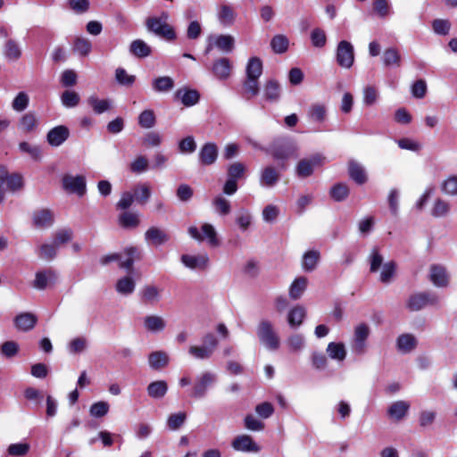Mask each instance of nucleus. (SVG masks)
Listing matches in <instances>:
<instances>
[{
	"label": "nucleus",
	"mask_w": 457,
	"mask_h": 457,
	"mask_svg": "<svg viewBox=\"0 0 457 457\" xmlns=\"http://www.w3.org/2000/svg\"><path fill=\"white\" fill-rule=\"evenodd\" d=\"M256 335L260 343L270 351H277L280 345V339L276 333L270 320L262 319L256 327Z\"/></svg>",
	"instance_id": "f257e3e1"
},
{
	"label": "nucleus",
	"mask_w": 457,
	"mask_h": 457,
	"mask_svg": "<svg viewBox=\"0 0 457 457\" xmlns=\"http://www.w3.org/2000/svg\"><path fill=\"white\" fill-rule=\"evenodd\" d=\"M169 14L162 12L160 16L149 17L145 21L146 28L155 35L168 40L176 38V33L171 26L168 24Z\"/></svg>",
	"instance_id": "f03ea898"
},
{
	"label": "nucleus",
	"mask_w": 457,
	"mask_h": 457,
	"mask_svg": "<svg viewBox=\"0 0 457 457\" xmlns=\"http://www.w3.org/2000/svg\"><path fill=\"white\" fill-rule=\"evenodd\" d=\"M219 345L217 337L212 333H207L203 337L202 345H191L188 353L197 360L210 359Z\"/></svg>",
	"instance_id": "7ed1b4c3"
},
{
	"label": "nucleus",
	"mask_w": 457,
	"mask_h": 457,
	"mask_svg": "<svg viewBox=\"0 0 457 457\" xmlns=\"http://www.w3.org/2000/svg\"><path fill=\"white\" fill-rule=\"evenodd\" d=\"M270 154L277 161L286 162L290 158L298 157V146L292 139L278 140L272 145Z\"/></svg>",
	"instance_id": "20e7f679"
},
{
	"label": "nucleus",
	"mask_w": 457,
	"mask_h": 457,
	"mask_svg": "<svg viewBox=\"0 0 457 457\" xmlns=\"http://www.w3.org/2000/svg\"><path fill=\"white\" fill-rule=\"evenodd\" d=\"M189 236L198 242L207 241L208 245L212 247L220 245V240L217 236L216 229L209 223H204L201 227V231L195 226L188 228Z\"/></svg>",
	"instance_id": "39448f33"
},
{
	"label": "nucleus",
	"mask_w": 457,
	"mask_h": 457,
	"mask_svg": "<svg viewBox=\"0 0 457 457\" xmlns=\"http://www.w3.org/2000/svg\"><path fill=\"white\" fill-rule=\"evenodd\" d=\"M124 254L126 256L124 260H121V255L120 253H112L103 256L100 260V262L103 265H106L111 262L119 261V266L120 268L130 270L135 260L140 259V252L137 247L134 246L127 247L124 250Z\"/></svg>",
	"instance_id": "423d86ee"
},
{
	"label": "nucleus",
	"mask_w": 457,
	"mask_h": 457,
	"mask_svg": "<svg viewBox=\"0 0 457 457\" xmlns=\"http://www.w3.org/2000/svg\"><path fill=\"white\" fill-rule=\"evenodd\" d=\"M216 380L217 376L212 372L205 371L199 374L195 378L190 395L196 399L204 397L208 389L216 382Z\"/></svg>",
	"instance_id": "0eeeda50"
},
{
	"label": "nucleus",
	"mask_w": 457,
	"mask_h": 457,
	"mask_svg": "<svg viewBox=\"0 0 457 457\" xmlns=\"http://www.w3.org/2000/svg\"><path fill=\"white\" fill-rule=\"evenodd\" d=\"M324 160L325 158L319 154L300 160L295 167L296 175L302 179L312 176L316 168L323 165Z\"/></svg>",
	"instance_id": "6e6552de"
},
{
	"label": "nucleus",
	"mask_w": 457,
	"mask_h": 457,
	"mask_svg": "<svg viewBox=\"0 0 457 457\" xmlns=\"http://www.w3.org/2000/svg\"><path fill=\"white\" fill-rule=\"evenodd\" d=\"M336 59L340 67L350 69L354 62L353 46L349 41H340L337 47Z\"/></svg>",
	"instance_id": "1a4fd4ad"
},
{
	"label": "nucleus",
	"mask_w": 457,
	"mask_h": 457,
	"mask_svg": "<svg viewBox=\"0 0 457 457\" xmlns=\"http://www.w3.org/2000/svg\"><path fill=\"white\" fill-rule=\"evenodd\" d=\"M370 329L367 324L361 323L354 328L352 351L358 355H361L366 352L367 339L370 336Z\"/></svg>",
	"instance_id": "9d476101"
},
{
	"label": "nucleus",
	"mask_w": 457,
	"mask_h": 457,
	"mask_svg": "<svg viewBox=\"0 0 457 457\" xmlns=\"http://www.w3.org/2000/svg\"><path fill=\"white\" fill-rule=\"evenodd\" d=\"M438 303L439 298L435 294L420 293L409 298L407 306L411 311L417 312L427 305H436Z\"/></svg>",
	"instance_id": "9b49d317"
},
{
	"label": "nucleus",
	"mask_w": 457,
	"mask_h": 457,
	"mask_svg": "<svg viewBox=\"0 0 457 457\" xmlns=\"http://www.w3.org/2000/svg\"><path fill=\"white\" fill-rule=\"evenodd\" d=\"M213 46L223 53H230L235 46V38L231 35L210 36L208 37V46L205 53L208 54Z\"/></svg>",
	"instance_id": "f8f14e48"
},
{
	"label": "nucleus",
	"mask_w": 457,
	"mask_h": 457,
	"mask_svg": "<svg viewBox=\"0 0 457 457\" xmlns=\"http://www.w3.org/2000/svg\"><path fill=\"white\" fill-rule=\"evenodd\" d=\"M62 187L70 193H75L79 196H83L86 194V179L79 175H65L62 178Z\"/></svg>",
	"instance_id": "ddd939ff"
},
{
	"label": "nucleus",
	"mask_w": 457,
	"mask_h": 457,
	"mask_svg": "<svg viewBox=\"0 0 457 457\" xmlns=\"http://www.w3.org/2000/svg\"><path fill=\"white\" fill-rule=\"evenodd\" d=\"M231 445L234 450L239 452L258 453L261 450V447L248 435L237 436Z\"/></svg>",
	"instance_id": "4468645a"
},
{
	"label": "nucleus",
	"mask_w": 457,
	"mask_h": 457,
	"mask_svg": "<svg viewBox=\"0 0 457 457\" xmlns=\"http://www.w3.org/2000/svg\"><path fill=\"white\" fill-rule=\"evenodd\" d=\"M218 146L215 143H205L199 151L200 163L205 166L213 164L218 158Z\"/></svg>",
	"instance_id": "2eb2a0df"
},
{
	"label": "nucleus",
	"mask_w": 457,
	"mask_h": 457,
	"mask_svg": "<svg viewBox=\"0 0 457 457\" xmlns=\"http://www.w3.org/2000/svg\"><path fill=\"white\" fill-rule=\"evenodd\" d=\"M145 240L151 245L159 246L168 242L170 240V236L164 229L157 227H151L145 233Z\"/></svg>",
	"instance_id": "dca6fc26"
},
{
	"label": "nucleus",
	"mask_w": 457,
	"mask_h": 457,
	"mask_svg": "<svg viewBox=\"0 0 457 457\" xmlns=\"http://www.w3.org/2000/svg\"><path fill=\"white\" fill-rule=\"evenodd\" d=\"M70 131L68 128L63 125H60L49 130L46 139L50 145L56 147L64 143L68 139Z\"/></svg>",
	"instance_id": "f3484780"
},
{
	"label": "nucleus",
	"mask_w": 457,
	"mask_h": 457,
	"mask_svg": "<svg viewBox=\"0 0 457 457\" xmlns=\"http://www.w3.org/2000/svg\"><path fill=\"white\" fill-rule=\"evenodd\" d=\"M181 262L189 269L202 270L208 266L209 258L205 253L198 255L184 254L181 256Z\"/></svg>",
	"instance_id": "a211bd4d"
},
{
	"label": "nucleus",
	"mask_w": 457,
	"mask_h": 457,
	"mask_svg": "<svg viewBox=\"0 0 457 457\" xmlns=\"http://www.w3.org/2000/svg\"><path fill=\"white\" fill-rule=\"evenodd\" d=\"M280 179L279 171L273 166H267L261 171L260 184L262 187H272Z\"/></svg>",
	"instance_id": "6ab92c4d"
},
{
	"label": "nucleus",
	"mask_w": 457,
	"mask_h": 457,
	"mask_svg": "<svg viewBox=\"0 0 457 457\" xmlns=\"http://www.w3.org/2000/svg\"><path fill=\"white\" fill-rule=\"evenodd\" d=\"M37 318L31 312H22L15 317V327L21 331L31 330L37 324Z\"/></svg>",
	"instance_id": "aec40b11"
},
{
	"label": "nucleus",
	"mask_w": 457,
	"mask_h": 457,
	"mask_svg": "<svg viewBox=\"0 0 457 457\" xmlns=\"http://www.w3.org/2000/svg\"><path fill=\"white\" fill-rule=\"evenodd\" d=\"M175 97L179 99L185 106H193L199 101L200 95L195 89L187 87L179 88L175 93Z\"/></svg>",
	"instance_id": "412c9836"
},
{
	"label": "nucleus",
	"mask_w": 457,
	"mask_h": 457,
	"mask_svg": "<svg viewBox=\"0 0 457 457\" xmlns=\"http://www.w3.org/2000/svg\"><path fill=\"white\" fill-rule=\"evenodd\" d=\"M231 68L229 60L222 57L213 62L212 72L219 79H227L230 76Z\"/></svg>",
	"instance_id": "4be33fe9"
},
{
	"label": "nucleus",
	"mask_w": 457,
	"mask_h": 457,
	"mask_svg": "<svg viewBox=\"0 0 457 457\" xmlns=\"http://www.w3.org/2000/svg\"><path fill=\"white\" fill-rule=\"evenodd\" d=\"M348 173L350 178L359 185H362L368 181V176L365 169L355 161L349 162Z\"/></svg>",
	"instance_id": "5701e85b"
},
{
	"label": "nucleus",
	"mask_w": 457,
	"mask_h": 457,
	"mask_svg": "<svg viewBox=\"0 0 457 457\" xmlns=\"http://www.w3.org/2000/svg\"><path fill=\"white\" fill-rule=\"evenodd\" d=\"M144 327L151 333H160L166 327L165 320L158 315H147L144 318Z\"/></svg>",
	"instance_id": "b1692460"
},
{
	"label": "nucleus",
	"mask_w": 457,
	"mask_h": 457,
	"mask_svg": "<svg viewBox=\"0 0 457 457\" xmlns=\"http://www.w3.org/2000/svg\"><path fill=\"white\" fill-rule=\"evenodd\" d=\"M141 301L145 304L154 305L161 299V289L155 286L148 285L141 290Z\"/></svg>",
	"instance_id": "393cba45"
},
{
	"label": "nucleus",
	"mask_w": 457,
	"mask_h": 457,
	"mask_svg": "<svg viewBox=\"0 0 457 457\" xmlns=\"http://www.w3.org/2000/svg\"><path fill=\"white\" fill-rule=\"evenodd\" d=\"M217 18L222 26L230 27L235 22L236 12L230 5L222 4L218 10Z\"/></svg>",
	"instance_id": "a878e982"
},
{
	"label": "nucleus",
	"mask_w": 457,
	"mask_h": 457,
	"mask_svg": "<svg viewBox=\"0 0 457 457\" xmlns=\"http://www.w3.org/2000/svg\"><path fill=\"white\" fill-rule=\"evenodd\" d=\"M410 409V404L405 401H396L388 408L387 413L395 420L403 419Z\"/></svg>",
	"instance_id": "bb28decb"
},
{
	"label": "nucleus",
	"mask_w": 457,
	"mask_h": 457,
	"mask_svg": "<svg viewBox=\"0 0 457 457\" xmlns=\"http://www.w3.org/2000/svg\"><path fill=\"white\" fill-rule=\"evenodd\" d=\"M326 351L329 358L337 362H343L345 360L346 349L343 343L330 342Z\"/></svg>",
	"instance_id": "cd10ccee"
},
{
	"label": "nucleus",
	"mask_w": 457,
	"mask_h": 457,
	"mask_svg": "<svg viewBox=\"0 0 457 457\" xmlns=\"http://www.w3.org/2000/svg\"><path fill=\"white\" fill-rule=\"evenodd\" d=\"M53 214L49 210H40L33 214V223L36 227L43 228L50 227L53 224Z\"/></svg>",
	"instance_id": "c85d7f7f"
},
{
	"label": "nucleus",
	"mask_w": 457,
	"mask_h": 457,
	"mask_svg": "<svg viewBox=\"0 0 457 457\" xmlns=\"http://www.w3.org/2000/svg\"><path fill=\"white\" fill-rule=\"evenodd\" d=\"M148 362L152 369L159 370L168 365L169 356L165 352L155 351L149 354Z\"/></svg>",
	"instance_id": "c756f323"
},
{
	"label": "nucleus",
	"mask_w": 457,
	"mask_h": 457,
	"mask_svg": "<svg viewBox=\"0 0 457 457\" xmlns=\"http://www.w3.org/2000/svg\"><path fill=\"white\" fill-rule=\"evenodd\" d=\"M174 80L169 76L155 78L153 82V89L157 93H168L174 87Z\"/></svg>",
	"instance_id": "7c9ffc66"
},
{
	"label": "nucleus",
	"mask_w": 457,
	"mask_h": 457,
	"mask_svg": "<svg viewBox=\"0 0 457 457\" xmlns=\"http://www.w3.org/2000/svg\"><path fill=\"white\" fill-rule=\"evenodd\" d=\"M4 55L10 61H17L21 56V49L13 39H7L4 46Z\"/></svg>",
	"instance_id": "2f4dec72"
},
{
	"label": "nucleus",
	"mask_w": 457,
	"mask_h": 457,
	"mask_svg": "<svg viewBox=\"0 0 457 457\" xmlns=\"http://www.w3.org/2000/svg\"><path fill=\"white\" fill-rule=\"evenodd\" d=\"M308 279L304 277L296 278L289 287V296L293 300L299 299L305 291Z\"/></svg>",
	"instance_id": "473e14b6"
},
{
	"label": "nucleus",
	"mask_w": 457,
	"mask_h": 457,
	"mask_svg": "<svg viewBox=\"0 0 457 457\" xmlns=\"http://www.w3.org/2000/svg\"><path fill=\"white\" fill-rule=\"evenodd\" d=\"M212 204L215 212L220 216H226L231 212L230 202L221 195L215 196L212 201Z\"/></svg>",
	"instance_id": "72a5a7b5"
},
{
	"label": "nucleus",
	"mask_w": 457,
	"mask_h": 457,
	"mask_svg": "<svg viewBox=\"0 0 457 457\" xmlns=\"http://www.w3.org/2000/svg\"><path fill=\"white\" fill-rule=\"evenodd\" d=\"M383 64L386 67L401 65V54L395 47H389L386 49L382 56Z\"/></svg>",
	"instance_id": "f704fd0d"
},
{
	"label": "nucleus",
	"mask_w": 457,
	"mask_h": 457,
	"mask_svg": "<svg viewBox=\"0 0 457 457\" xmlns=\"http://www.w3.org/2000/svg\"><path fill=\"white\" fill-rule=\"evenodd\" d=\"M168 391V385L164 380L152 382L147 386L148 395L152 398H162Z\"/></svg>",
	"instance_id": "c9c22d12"
},
{
	"label": "nucleus",
	"mask_w": 457,
	"mask_h": 457,
	"mask_svg": "<svg viewBox=\"0 0 457 457\" xmlns=\"http://www.w3.org/2000/svg\"><path fill=\"white\" fill-rule=\"evenodd\" d=\"M129 51L132 54L139 58H145L151 54V47L141 39L132 41Z\"/></svg>",
	"instance_id": "e433bc0d"
},
{
	"label": "nucleus",
	"mask_w": 457,
	"mask_h": 457,
	"mask_svg": "<svg viewBox=\"0 0 457 457\" xmlns=\"http://www.w3.org/2000/svg\"><path fill=\"white\" fill-rule=\"evenodd\" d=\"M416 344V338L411 334H403L397 338L398 350L403 353L411 352Z\"/></svg>",
	"instance_id": "4c0bfd02"
},
{
	"label": "nucleus",
	"mask_w": 457,
	"mask_h": 457,
	"mask_svg": "<svg viewBox=\"0 0 457 457\" xmlns=\"http://www.w3.org/2000/svg\"><path fill=\"white\" fill-rule=\"evenodd\" d=\"M119 224L124 228H135L139 223L140 220L137 213L125 212L119 216Z\"/></svg>",
	"instance_id": "58836bf2"
},
{
	"label": "nucleus",
	"mask_w": 457,
	"mask_h": 457,
	"mask_svg": "<svg viewBox=\"0 0 457 457\" xmlns=\"http://www.w3.org/2000/svg\"><path fill=\"white\" fill-rule=\"evenodd\" d=\"M430 280L436 287H445L448 282L445 270L440 266L431 267Z\"/></svg>",
	"instance_id": "ea45409f"
},
{
	"label": "nucleus",
	"mask_w": 457,
	"mask_h": 457,
	"mask_svg": "<svg viewBox=\"0 0 457 457\" xmlns=\"http://www.w3.org/2000/svg\"><path fill=\"white\" fill-rule=\"evenodd\" d=\"M135 200L140 204H145L151 196V187L147 183L137 184L134 187Z\"/></svg>",
	"instance_id": "a19ab883"
},
{
	"label": "nucleus",
	"mask_w": 457,
	"mask_h": 457,
	"mask_svg": "<svg viewBox=\"0 0 457 457\" xmlns=\"http://www.w3.org/2000/svg\"><path fill=\"white\" fill-rule=\"evenodd\" d=\"M88 104L92 107L93 111L96 114H101L108 111L112 104L108 99H99L96 96H91L87 98Z\"/></svg>",
	"instance_id": "79ce46f5"
},
{
	"label": "nucleus",
	"mask_w": 457,
	"mask_h": 457,
	"mask_svg": "<svg viewBox=\"0 0 457 457\" xmlns=\"http://www.w3.org/2000/svg\"><path fill=\"white\" fill-rule=\"evenodd\" d=\"M320 260V253L318 251H308L303 256L302 267L305 271L313 270Z\"/></svg>",
	"instance_id": "37998d69"
},
{
	"label": "nucleus",
	"mask_w": 457,
	"mask_h": 457,
	"mask_svg": "<svg viewBox=\"0 0 457 457\" xmlns=\"http://www.w3.org/2000/svg\"><path fill=\"white\" fill-rule=\"evenodd\" d=\"M19 150L27 154L32 160L38 162L42 158L41 148L38 145H32L28 142H21L19 144Z\"/></svg>",
	"instance_id": "c03bdc74"
},
{
	"label": "nucleus",
	"mask_w": 457,
	"mask_h": 457,
	"mask_svg": "<svg viewBox=\"0 0 457 457\" xmlns=\"http://www.w3.org/2000/svg\"><path fill=\"white\" fill-rule=\"evenodd\" d=\"M37 125V120L33 112H27L19 120V128L25 133L33 131Z\"/></svg>",
	"instance_id": "a18cd8bd"
},
{
	"label": "nucleus",
	"mask_w": 457,
	"mask_h": 457,
	"mask_svg": "<svg viewBox=\"0 0 457 457\" xmlns=\"http://www.w3.org/2000/svg\"><path fill=\"white\" fill-rule=\"evenodd\" d=\"M135 281L131 277H124L120 278L116 283V290L119 294L128 295L135 290Z\"/></svg>",
	"instance_id": "49530a36"
},
{
	"label": "nucleus",
	"mask_w": 457,
	"mask_h": 457,
	"mask_svg": "<svg viewBox=\"0 0 457 457\" xmlns=\"http://www.w3.org/2000/svg\"><path fill=\"white\" fill-rule=\"evenodd\" d=\"M4 185L6 186V188L12 192H15L21 189L23 187V180L21 175L17 173L9 174L8 170H6Z\"/></svg>",
	"instance_id": "de8ad7c7"
},
{
	"label": "nucleus",
	"mask_w": 457,
	"mask_h": 457,
	"mask_svg": "<svg viewBox=\"0 0 457 457\" xmlns=\"http://www.w3.org/2000/svg\"><path fill=\"white\" fill-rule=\"evenodd\" d=\"M288 46V38L282 34L274 36L270 41V46L276 54H283L287 52Z\"/></svg>",
	"instance_id": "09e8293b"
},
{
	"label": "nucleus",
	"mask_w": 457,
	"mask_h": 457,
	"mask_svg": "<svg viewBox=\"0 0 457 457\" xmlns=\"http://www.w3.org/2000/svg\"><path fill=\"white\" fill-rule=\"evenodd\" d=\"M327 109L322 104H312L308 110V117L317 122H322L326 118Z\"/></svg>",
	"instance_id": "8fccbe9b"
},
{
	"label": "nucleus",
	"mask_w": 457,
	"mask_h": 457,
	"mask_svg": "<svg viewBox=\"0 0 457 457\" xmlns=\"http://www.w3.org/2000/svg\"><path fill=\"white\" fill-rule=\"evenodd\" d=\"M244 95L246 98L256 96L259 93L258 78L247 77L243 84Z\"/></svg>",
	"instance_id": "3c124183"
},
{
	"label": "nucleus",
	"mask_w": 457,
	"mask_h": 457,
	"mask_svg": "<svg viewBox=\"0 0 457 457\" xmlns=\"http://www.w3.org/2000/svg\"><path fill=\"white\" fill-rule=\"evenodd\" d=\"M280 96V87L277 81L269 80L264 87V97L268 101L275 102Z\"/></svg>",
	"instance_id": "603ef678"
},
{
	"label": "nucleus",
	"mask_w": 457,
	"mask_h": 457,
	"mask_svg": "<svg viewBox=\"0 0 457 457\" xmlns=\"http://www.w3.org/2000/svg\"><path fill=\"white\" fill-rule=\"evenodd\" d=\"M262 73V62L258 57L249 59L246 65V76L253 78H260Z\"/></svg>",
	"instance_id": "864d4df0"
},
{
	"label": "nucleus",
	"mask_w": 457,
	"mask_h": 457,
	"mask_svg": "<svg viewBox=\"0 0 457 457\" xmlns=\"http://www.w3.org/2000/svg\"><path fill=\"white\" fill-rule=\"evenodd\" d=\"M29 449L30 445L29 443L11 444L7 448V453L12 457H23L29 453Z\"/></svg>",
	"instance_id": "5fc2aeb1"
},
{
	"label": "nucleus",
	"mask_w": 457,
	"mask_h": 457,
	"mask_svg": "<svg viewBox=\"0 0 457 457\" xmlns=\"http://www.w3.org/2000/svg\"><path fill=\"white\" fill-rule=\"evenodd\" d=\"M329 195L337 202L344 201L349 195V187L346 184L337 183L331 187Z\"/></svg>",
	"instance_id": "6e6d98bb"
},
{
	"label": "nucleus",
	"mask_w": 457,
	"mask_h": 457,
	"mask_svg": "<svg viewBox=\"0 0 457 457\" xmlns=\"http://www.w3.org/2000/svg\"><path fill=\"white\" fill-rule=\"evenodd\" d=\"M305 317V310L303 307L297 306L292 309L287 317V320L290 326L298 327L302 324Z\"/></svg>",
	"instance_id": "4d7b16f0"
},
{
	"label": "nucleus",
	"mask_w": 457,
	"mask_h": 457,
	"mask_svg": "<svg viewBox=\"0 0 457 457\" xmlns=\"http://www.w3.org/2000/svg\"><path fill=\"white\" fill-rule=\"evenodd\" d=\"M54 278V274L52 270L38 271L36 273L34 280V287L37 289H45L50 279Z\"/></svg>",
	"instance_id": "13d9d810"
},
{
	"label": "nucleus",
	"mask_w": 457,
	"mask_h": 457,
	"mask_svg": "<svg viewBox=\"0 0 457 457\" xmlns=\"http://www.w3.org/2000/svg\"><path fill=\"white\" fill-rule=\"evenodd\" d=\"M156 118L153 110H145L138 116V124L144 129H151L155 125Z\"/></svg>",
	"instance_id": "bf43d9fd"
},
{
	"label": "nucleus",
	"mask_w": 457,
	"mask_h": 457,
	"mask_svg": "<svg viewBox=\"0 0 457 457\" xmlns=\"http://www.w3.org/2000/svg\"><path fill=\"white\" fill-rule=\"evenodd\" d=\"M115 79L121 86L131 87L136 81V77L129 74L125 69L120 67L115 71Z\"/></svg>",
	"instance_id": "052dcab7"
},
{
	"label": "nucleus",
	"mask_w": 457,
	"mask_h": 457,
	"mask_svg": "<svg viewBox=\"0 0 457 457\" xmlns=\"http://www.w3.org/2000/svg\"><path fill=\"white\" fill-rule=\"evenodd\" d=\"M236 223L241 230L245 231L252 224L251 213L245 209H241L237 214Z\"/></svg>",
	"instance_id": "680f3d73"
},
{
	"label": "nucleus",
	"mask_w": 457,
	"mask_h": 457,
	"mask_svg": "<svg viewBox=\"0 0 457 457\" xmlns=\"http://www.w3.org/2000/svg\"><path fill=\"white\" fill-rule=\"evenodd\" d=\"M61 100L65 107L71 108L79 104L80 97L77 92L66 90L62 93Z\"/></svg>",
	"instance_id": "e2e57ef3"
},
{
	"label": "nucleus",
	"mask_w": 457,
	"mask_h": 457,
	"mask_svg": "<svg viewBox=\"0 0 457 457\" xmlns=\"http://www.w3.org/2000/svg\"><path fill=\"white\" fill-rule=\"evenodd\" d=\"M395 272V263L393 261L386 262L382 266L379 279L382 283H389Z\"/></svg>",
	"instance_id": "0e129e2a"
},
{
	"label": "nucleus",
	"mask_w": 457,
	"mask_h": 457,
	"mask_svg": "<svg viewBox=\"0 0 457 457\" xmlns=\"http://www.w3.org/2000/svg\"><path fill=\"white\" fill-rule=\"evenodd\" d=\"M73 232L71 228H62L54 233V243L60 247L62 245H64L70 242L72 238Z\"/></svg>",
	"instance_id": "69168bd1"
},
{
	"label": "nucleus",
	"mask_w": 457,
	"mask_h": 457,
	"mask_svg": "<svg viewBox=\"0 0 457 457\" xmlns=\"http://www.w3.org/2000/svg\"><path fill=\"white\" fill-rule=\"evenodd\" d=\"M384 258L378 252V249L374 247L369 256L370 262V272H377L378 269L382 266Z\"/></svg>",
	"instance_id": "338daca9"
},
{
	"label": "nucleus",
	"mask_w": 457,
	"mask_h": 457,
	"mask_svg": "<svg viewBox=\"0 0 457 457\" xmlns=\"http://www.w3.org/2000/svg\"><path fill=\"white\" fill-rule=\"evenodd\" d=\"M245 170L246 168L242 162H233L228 168V179H233L234 180L237 181V179L243 177Z\"/></svg>",
	"instance_id": "774afa93"
}]
</instances>
